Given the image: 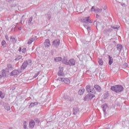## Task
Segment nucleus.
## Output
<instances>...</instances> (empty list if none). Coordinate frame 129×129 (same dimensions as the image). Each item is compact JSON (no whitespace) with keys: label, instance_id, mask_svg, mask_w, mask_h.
<instances>
[{"label":"nucleus","instance_id":"nucleus-1","mask_svg":"<svg viewBox=\"0 0 129 129\" xmlns=\"http://www.w3.org/2000/svg\"><path fill=\"white\" fill-rule=\"evenodd\" d=\"M111 90L114 91L116 93H119V92L123 91V88L120 85H115L111 87Z\"/></svg>","mask_w":129,"mask_h":129},{"label":"nucleus","instance_id":"nucleus-2","mask_svg":"<svg viewBox=\"0 0 129 129\" xmlns=\"http://www.w3.org/2000/svg\"><path fill=\"white\" fill-rule=\"evenodd\" d=\"M62 63H64L66 65H69L70 66H73L75 65V60L74 59H71L69 60H67L65 59H62Z\"/></svg>","mask_w":129,"mask_h":129},{"label":"nucleus","instance_id":"nucleus-3","mask_svg":"<svg viewBox=\"0 0 129 129\" xmlns=\"http://www.w3.org/2000/svg\"><path fill=\"white\" fill-rule=\"evenodd\" d=\"M86 90L89 93H94L95 94V90L94 89V88L91 86L88 85L86 86Z\"/></svg>","mask_w":129,"mask_h":129},{"label":"nucleus","instance_id":"nucleus-4","mask_svg":"<svg viewBox=\"0 0 129 129\" xmlns=\"http://www.w3.org/2000/svg\"><path fill=\"white\" fill-rule=\"evenodd\" d=\"M57 80L64 82L66 84H70V80L67 78H58Z\"/></svg>","mask_w":129,"mask_h":129},{"label":"nucleus","instance_id":"nucleus-5","mask_svg":"<svg viewBox=\"0 0 129 129\" xmlns=\"http://www.w3.org/2000/svg\"><path fill=\"white\" fill-rule=\"evenodd\" d=\"M95 97V95L93 94H87L84 98V100L86 101L88 100V99H92V98H94Z\"/></svg>","mask_w":129,"mask_h":129},{"label":"nucleus","instance_id":"nucleus-6","mask_svg":"<svg viewBox=\"0 0 129 129\" xmlns=\"http://www.w3.org/2000/svg\"><path fill=\"white\" fill-rule=\"evenodd\" d=\"M93 11H94L95 13H101L102 9H99L98 8H95L94 6H93L91 9V12L92 13Z\"/></svg>","mask_w":129,"mask_h":129},{"label":"nucleus","instance_id":"nucleus-7","mask_svg":"<svg viewBox=\"0 0 129 129\" xmlns=\"http://www.w3.org/2000/svg\"><path fill=\"white\" fill-rule=\"evenodd\" d=\"M52 45L56 48L59 47V45H60V39H55L52 42Z\"/></svg>","mask_w":129,"mask_h":129},{"label":"nucleus","instance_id":"nucleus-8","mask_svg":"<svg viewBox=\"0 0 129 129\" xmlns=\"http://www.w3.org/2000/svg\"><path fill=\"white\" fill-rule=\"evenodd\" d=\"M37 39H38V37H37V36L33 37L32 38L29 39L27 44H28V45H31V44H32V43H33V42H34V41H36Z\"/></svg>","mask_w":129,"mask_h":129},{"label":"nucleus","instance_id":"nucleus-9","mask_svg":"<svg viewBox=\"0 0 129 129\" xmlns=\"http://www.w3.org/2000/svg\"><path fill=\"white\" fill-rule=\"evenodd\" d=\"M44 45L45 48H48V47H50V46H51V44H50V40H49V39H45Z\"/></svg>","mask_w":129,"mask_h":129},{"label":"nucleus","instance_id":"nucleus-10","mask_svg":"<svg viewBox=\"0 0 129 129\" xmlns=\"http://www.w3.org/2000/svg\"><path fill=\"white\" fill-rule=\"evenodd\" d=\"M101 108H102V110L104 113V114L106 113V110L108 109V106L106 104H104L101 106Z\"/></svg>","mask_w":129,"mask_h":129},{"label":"nucleus","instance_id":"nucleus-11","mask_svg":"<svg viewBox=\"0 0 129 129\" xmlns=\"http://www.w3.org/2000/svg\"><path fill=\"white\" fill-rule=\"evenodd\" d=\"M36 124V122L33 120H31L29 121V127L30 128H34L35 127V125Z\"/></svg>","mask_w":129,"mask_h":129},{"label":"nucleus","instance_id":"nucleus-12","mask_svg":"<svg viewBox=\"0 0 129 129\" xmlns=\"http://www.w3.org/2000/svg\"><path fill=\"white\" fill-rule=\"evenodd\" d=\"M19 73H21V70H15L12 72L11 75L12 76H14L15 75H18Z\"/></svg>","mask_w":129,"mask_h":129},{"label":"nucleus","instance_id":"nucleus-13","mask_svg":"<svg viewBox=\"0 0 129 129\" xmlns=\"http://www.w3.org/2000/svg\"><path fill=\"white\" fill-rule=\"evenodd\" d=\"M27 67H28V61H25L22 64V66L21 67V70L22 71L25 70V69H26V68H27Z\"/></svg>","mask_w":129,"mask_h":129},{"label":"nucleus","instance_id":"nucleus-14","mask_svg":"<svg viewBox=\"0 0 129 129\" xmlns=\"http://www.w3.org/2000/svg\"><path fill=\"white\" fill-rule=\"evenodd\" d=\"M57 75L58 76H63V69H62L61 67H59Z\"/></svg>","mask_w":129,"mask_h":129},{"label":"nucleus","instance_id":"nucleus-15","mask_svg":"<svg viewBox=\"0 0 129 129\" xmlns=\"http://www.w3.org/2000/svg\"><path fill=\"white\" fill-rule=\"evenodd\" d=\"M10 42L12 43V44H16V43H17V39L15 38L14 37L11 36H10Z\"/></svg>","mask_w":129,"mask_h":129},{"label":"nucleus","instance_id":"nucleus-16","mask_svg":"<svg viewBox=\"0 0 129 129\" xmlns=\"http://www.w3.org/2000/svg\"><path fill=\"white\" fill-rule=\"evenodd\" d=\"M94 88L96 89L97 91H98V92H100V91H101V87L98 86V85H95Z\"/></svg>","mask_w":129,"mask_h":129},{"label":"nucleus","instance_id":"nucleus-17","mask_svg":"<svg viewBox=\"0 0 129 129\" xmlns=\"http://www.w3.org/2000/svg\"><path fill=\"white\" fill-rule=\"evenodd\" d=\"M40 104L39 102H32L30 103L29 105V107H33L34 106H36V105H38V104Z\"/></svg>","mask_w":129,"mask_h":129},{"label":"nucleus","instance_id":"nucleus-18","mask_svg":"<svg viewBox=\"0 0 129 129\" xmlns=\"http://www.w3.org/2000/svg\"><path fill=\"white\" fill-rule=\"evenodd\" d=\"M108 59H109V65H111L112 63H113V59L112 58V57L110 56V55H108Z\"/></svg>","mask_w":129,"mask_h":129},{"label":"nucleus","instance_id":"nucleus-19","mask_svg":"<svg viewBox=\"0 0 129 129\" xmlns=\"http://www.w3.org/2000/svg\"><path fill=\"white\" fill-rule=\"evenodd\" d=\"M79 112V109L78 108H74L73 109V114L74 115L77 114Z\"/></svg>","mask_w":129,"mask_h":129},{"label":"nucleus","instance_id":"nucleus-20","mask_svg":"<svg viewBox=\"0 0 129 129\" xmlns=\"http://www.w3.org/2000/svg\"><path fill=\"white\" fill-rule=\"evenodd\" d=\"M85 92V89L83 88H81V89L79 90L78 93L80 95H83V94Z\"/></svg>","mask_w":129,"mask_h":129},{"label":"nucleus","instance_id":"nucleus-21","mask_svg":"<svg viewBox=\"0 0 129 129\" xmlns=\"http://www.w3.org/2000/svg\"><path fill=\"white\" fill-rule=\"evenodd\" d=\"M116 48L119 52H121V50H122V45H121V44H118L117 45Z\"/></svg>","mask_w":129,"mask_h":129},{"label":"nucleus","instance_id":"nucleus-22","mask_svg":"<svg viewBox=\"0 0 129 129\" xmlns=\"http://www.w3.org/2000/svg\"><path fill=\"white\" fill-rule=\"evenodd\" d=\"M89 17H87V18H85V21H84V23H92V22L91 21V20H90V19H89Z\"/></svg>","mask_w":129,"mask_h":129},{"label":"nucleus","instance_id":"nucleus-23","mask_svg":"<svg viewBox=\"0 0 129 129\" xmlns=\"http://www.w3.org/2000/svg\"><path fill=\"white\" fill-rule=\"evenodd\" d=\"M63 98L66 101H70V100H71V98L67 95H64Z\"/></svg>","mask_w":129,"mask_h":129},{"label":"nucleus","instance_id":"nucleus-24","mask_svg":"<svg viewBox=\"0 0 129 129\" xmlns=\"http://www.w3.org/2000/svg\"><path fill=\"white\" fill-rule=\"evenodd\" d=\"M33 17H30L29 18L28 21V24L29 25H33Z\"/></svg>","mask_w":129,"mask_h":129},{"label":"nucleus","instance_id":"nucleus-25","mask_svg":"<svg viewBox=\"0 0 129 129\" xmlns=\"http://www.w3.org/2000/svg\"><path fill=\"white\" fill-rule=\"evenodd\" d=\"M23 58L22 55L16 56L15 59H14L15 61H19Z\"/></svg>","mask_w":129,"mask_h":129},{"label":"nucleus","instance_id":"nucleus-26","mask_svg":"<svg viewBox=\"0 0 129 129\" xmlns=\"http://www.w3.org/2000/svg\"><path fill=\"white\" fill-rule=\"evenodd\" d=\"M98 63L100 66H102L103 65V60H102V59L99 58L98 59Z\"/></svg>","mask_w":129,"mask_h":129},{"label":"nucleus","instance_id":"nucleus-27","mask_svg":"<svg viewBox=\"0 0 129 129\" xmlns=\"http://www.w3.org/2000/svg\"><path fill=\"white\" fill-rule=\"evenodd\" d=\"M5 109L6 110H11V107L9 105H6L4 107Z\"/></svg>","mask_w":129,"mask_h":129},{"label":"nucleus","instance_id":"nucleus-28","mask_svg":"<svg viewBox=\"0 0 129 129\" xmlns=\"http://www.w3.org/2000/svg\"><path fill=\"white\" fill-rule=\"evenodd\" d=\"M0 97L2 98V99L5 98V93H3L2 91H0Z\"/></svg>","mask_w":129,"mask_h":129},{"label":"nucleus","instance_id":"nucleus-29","mask_svg":"<svg viewBox=\"0 0 129 129\" xmlns=\"http://www.w3.org/2000/svg\"><path fill=\"white\" fill-rule=\"evenodd\" d=\"M62 60V57H57L55 58V61L56 62H59V61H61Z\"/></svg>","mask_w":129,"mask_h":129},{"label":"nucleus","instance_id":"nucleus-30","mask_svg":"<svg viewBox=\"0 0 129 129\" xmlns=\"http://www.w3.org/2000/svg\"><path fill=\"white\" fill-rule=\"evenodd\" d=\"M28 125V122L26 121H24L23 122L24 128L27 129V125Z\"/></svg>","mask_w":129,"mask_h":129},{"label":"nucleus","instance_id":"nucleus-31","mask_svg":"<svg viewBox=\"0 0 129 129\" xmlns=\"http://www.w3.org/2000/svg\"><path fill=\"white\" fill-rule=\"evenodd\" d=\"M7 68L9 70H12L13 67L12 66V64H7Z\"/></svg>","mask_w":129,"mask_h":129},{"label":"nucleus","instance_id":"nucleus-32","mask_svg":"<svg viewBox=\"0 0 129 129\" xmlns=\"http://www.w3.org/2000/svg\"><path fill=\"white\" fill-rule=\"evenodd\" d=\"M6 44H7V42H6V41L5 40H3L2 42V46L5 48V47H6Z\"/></svg>","mask_w":129,"mask_h":129},{"label":"nucleus","instance_id":"nucleus-33","mask_svg":"<svg viewBox=\"0 0 129 129\" xmlns=\"http://www.w3.org/2000/svg\"><path fill=\"white\" fill-rule=\"evenodd\" d=\"M45 17L48 20L50 21L51 20V15L50 14L45 15Z\"/></svg>","mask_w":129,"mask_h":129},{"label":"nucleus","instance_id":"nucleus-34","mask_svg":"<svg viewBox=\"0 0 129 129\" xmlns=\"http://www.w3.org/2000/svg\"><path fill=\"white\" fill-rule=\"evenodd\" d=\"M112 32V29H111V28H109L106 30L107 33H111Z\"/></svg>","mask_w":129,"mask_h":129},{"label":"nucleus","instance_id":"nucleus-35","mask_svg":"<svg viewBox=\"0 0 129 129\" xmlns=\"http://www.w3.org/2000/svg\"><path fill=\"white\" fill-rule=\"evenodd\" d=\"M34 121L36 122V123H39L40 122V120L38 118H35Z\"/></svg>","mask_w":129,"mask_h":129},{"label":"nucleus","instance_id":"nucleus-36","mask_svg":"<svg viewBox=\"0 0 129 129\" xmlns=\"http://www.w3.org/2000/svg\"><path fill=\"white\" fill-rule=\"evenodd\" d=\"M127 66H128V64H127V63L125 62V63L123 64L122 67H123V68H126V67H127Z\"/></svg>","mask_w":129,"mask_h":129},{"label":"nucleus","instance_id":"nucleus-37","mask_svg":"<svg viewBox=\"0 0 129 129\" xmlns=\"http://www.w3.org/2000/svg\"><path fill=\"white\" fill-rule=\"evenodd\" d=\"M27 51V48H24L22 49V52L23 53V54H25Z\"/></svg>","mask_w":129,"mask_h":129},{"label":"nucleus","instance_id":"nucleus-38","mask_svg":"<svg viewBox=\"0 0 129 129\" xmlns=\"http://www.w3.org/2000/svg\"><path fill=\"white\" fill-rule=\"evenodd\" d=\"M84 26L86 29H87V28H88V26L86 25V23L85 22H84Z\"/></svg>","mask_w":129,"mask_h":129},{"label":"nucleus","instance_id":"nucleus-39","mask_svg":"<svg viewBox=\"0 0 129 129\" xmlns=\"http://www.w3.org/2000/svg\"><path fill=\"white\" fill-rule=\"evenodd\" d=\"M111 28H112V29H115V30H118V28H119V27H116L115 26H112V27H111Z\"/></svg>","mask_w":129,"mask_h":129},{"label":"nucleus","instance_id":"nucleus-40","mask_svg":"<svg viewBox=\"0 0 129 129\" xmlns=\"http://www.w3.org/2000/svg\"><path fill=\"white\" fill-rule=\"evenodd\" d=\"M39 74H40V72H38L37 74H35L34 76V78H36L37 77V76H38V75H39Z\"/></svg>","mask_w":129,"mask_h":129},{"label":"nucleus","instance_id":"nucleus-41","mask_svg":"<svg viewBox=\"0 0 129 129\" xmlns=\"http://www.w3.org/2000/svg\"><path fill=\"white\" fill-rule=\"evenodd\" d=\"M88 32H89L90 31V27L88 26V27L87 28Z\"/></svg>","mask_w":129,"mask_h":129},{"label":"nucleus","instance_id":"nucleus-42","mask_svg":"<svg viewBox=\"0 0 129 129\" xmlns=\"http://www.w3.org/2000/svg\"><path fill=\"white\" fill-rule=\"evenodd\" d=\"M4 76H5L4 75V74H3V75H0V78H3V77H4Z\"/></svg>","mask_w":129,"mask_h":129},{"label":"nucleus","instance_id":"nucleus-43","mask_svg":"<svg viewBox=\"0 0 129 129\" xmlns=\"http://www.w3.org/2000/svg\"><path fill=\"white\" fill-rule=\"evenodd\" d=\"M5 38H6V39H7V40H8V39H9V37L7 35L5 36Z\"/></svg>","mask_w":129,"mask_h":129},{"label":"nucleus","instance_id":"nucleus-44","mask_svg":"<svg viewBox=\"0 0 129 129\" xmlns=\"http://www.w3.org/2000/svg\"><path fill=\"white\" fill-rule=\"evenodd\" d=\"M19 52H21V51H22V48L20 47L19 49Z\"/></svg>","mask_w":129,"mask_h":129},{"label":"nucleus","instance_id":"nucleus-45","mask_svg":"<svg viewBox=\"0 0 129 129\" xmlns=\"http://www.w3.org/2000/svg\"><path fill=\"white\" fill-rule=\"evenodd\" d=\"M96 18H98V17H99V15H98V14H96Z\"/></svg>","mask_w":129,"mask_h":129},{"label":"nucleus","instance_id":"nucleus-46","mask_svg":"<svg viewBox=\"0 0 129 129\" xmlns=\"http://www.w3.org/2000/svg\"><path fill=\"white\" fill-rule=\"evenodd\" d=\"M105 95H106V94H105L104 96V98H106V97H105Z\"/></svg>","mask_w":129,"mask_h":129},{"label":"nucleus","instance_id":"nucleus-47","mask_svg":"<svg viewBox=\"0 0 129 129\" xmlns=\"http://www.w3.org/2000/svg\"><path fill=\"white\" fill-rule=\"evenodd\" d=\"M9 129H13V127H10Z\"/></svg>","mask_w":129,"mask_h":129},{"label":"nucleus","instance_id":"nucleus-48","mask_svg":"<svg viewBox=\"0 0 129 129\" xmlns=\"http://www.w3.org/2000/svg\"><path fill=\"white\" fill-rule=\"evenodd\" d=\"M19 30H22V28H19Z\"/></svg>","mask_w":129,"mask_h":129},{"label":"nucleus","instance_id":"nucleus-49","mask_svg":"<svg viewBox=\"0 0 129 129\" xmlns=\"http://www.w3.org/2000/svg\"><path fill=\"white\" fill-rule=\"evenodd\" d=\"M22 18H24V16H22Z\"/></svg>","mask_w":129,"mask_h":129},{"label":"nucleus","instance_id":"nucleus-50","mask_svg":"<svg viewBox=\"0 0 129 129\" xmlns=\"http://www.w3.org/2000/svg\"><path fill=\"white\" fill-rule=\"evenodd\" d=\"M9 2H10V1H12V0H9Z\"/></svg>","mask_w":129,"mask_h":129}]
</instances>
